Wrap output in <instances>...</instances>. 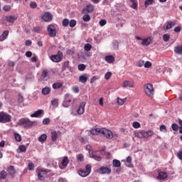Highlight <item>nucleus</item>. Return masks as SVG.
I'll use <instances>...</instances> for the list:
<instances>
[{
  "instance_id": "obj_46",
  "label": "nucleus",
  "mask_w": 182,
  "mask_h": 182,
  "mask_svg": "<svg viewBox=\"0 0 182 182\" xmlns=\"http://www.w3.org/2000/svg\"><path fill=\"white\" fill-rule=\"evenodd\" d=\"M51 103L54 107H58V106L59 105V101L58 99H55V100H53Z\"/></svg>"
},
{
  "instance_id": "obj_64",
  "label": "nucleus",
  "mask_w": 182,
  "mask_h": 182,
  "mask_svg": "<svg viewBox=\"0 0 182 182\" xmlns=\"http://www.w3.org/2000/svg\"><path fill=\"white\" fill-rule=\"evenodd\" d=\"M26 58H31L32 57V52L31 51L26 52Z\"/></svg>"
},
{
  "instance_id": "obj_26",
  "label": "nucleus",
  "mask_w": 182,
  "mask_h": 182,
  "mask_svg": "<svg viewBox=\"0 0 182 182\" xmlns=\"http://www.w3.org/2000/svg\"><path fill=\"white\" fill-rule=\"evenodd\" d=\"M51 139L52 141H56V140H58V132H56V131L51 132Z\"/></svg>"
},
{
  "instance_id": "obj_31",
  "label": "nucleus",
  "mask_w": 182,
  "mask_h": 182,
  "mask_svg": "<svg viewBox=\"0 0 182 182\" xmlns=\"http://www.w3.org/2000/svg\"><path fill=\"white\" fill-rule=\"evenodd\" d=\"M63 86V83L62 82H55L53 84V89H60Z\"/></svg>"
},
{
  "instance_id": "obj_11",
  "label": "nucleus",
  "mask_w": 182,
  "mask_h": 182,
  "mask_svg": "<svg viewBox=\"0 0 182 182\" xmlns=\"http://www.w3.org/2000/svg\"><path fill=\"white\" fill-rule=\"evenodd\" d=\"M95 11V7L92 4H88L85 9H82V14H92Z\"/></svg>"
},
{
  "instance_id": "obj_30",
  "label": "nucleus",
  "mask_w": 182,
  "mask_h": 182,
  "mask_svg": "<svg viewBox=\"0 0 182 182\" xmlns=\"http://www.w3.org/2000/svg\"><path fill=\"white\" fill-rule=\"evenodd\" d=\"M175 53H178V55H182V46H178L175 50Z\"/></svg>"
},
{
  "instance_id": "obj_27",
  "label": "nucleus",
  "mask_w": 182,
  "mask_h": 182,
  "mask_svg": "<svg viewBox=\"0 0 182 182\" xmlns=\"http://www.w3.org/2000/svg\"><path fill=\"white\" fill-rule=\"evenodd\" d=\"M112 166L113 167H120V166H122V163L117 159H114L112 161Z\"/></svg>"
},
{
  "instance_id": "obj_39",
  "label": "nucleus",
  "mask_w": 182,
  "mask_h": 182,
  "mask_svg": "<svg viewBox=\"0 0 182 182\" xmlns=\"http://www.w3.org/2000/svg\"><path fill=\"white\" fill-rule=\"evenodd\" d=\"M14 137L15 139L18 142L22 141V136L18 133H14Z\"/></svg>"
},
{
  "instance_id": "obj_38",
  "label": "nucleus",
  "mask_w": 182,
  "mask_h": 182,
  "mask_svg": "<svg viewBox=\"0 0 182 182\" xmlns=\"http://www.w3.org/2000/svg\"><path fill=\"white\" fill-rule=\"evenodd\" d=\"M68 164H69V159H68V156H65L62 161V165L68 166Z\"/></svg>"
},
{
  "instance_id": "obj_43",
  "label": "nucleus",
  "mask_w": 182,
  "mask_h": 182,
  "mask_svg": "<svg viewBox=\"0 0 182 182\" xmlns=\"http://www.w3.org/2000/svg\"><path fill=\"white\" fill-rule=\"evenodd\" d=\"M163 39L164 42H168L170 41V35L166 33L163 36Z\"/></svg>"
},
{
  "instance_id": "obj_47",
  "label": "nucleus",
  "mask_w": 182,
  "mask_h": 182,
  "mask_svg": "<svg viewBox=\"0 0 182 182\" xmlns=\"http://www.w3.org/2000/svg\"><path fill=\"white\" fill-rule=\"evenodd\" d=\"M18 149L20 150V151L25 153L26 151V146H25L24 145H20L18 146Z\"/></svg>"
},
{
  "instance_id": "obj_37",
  "label": "nucleus",
  "mask_w": 182,
  "mask_h": 182,
  "mask_svg": "<svg viewBox=\"0 0 182 182\" xmlns=\"http://www.w3.org/2000/svg\"><path fill=\"white\" fill-rule=\"evenodd\" d=\"M92 49V45L90 43H86L84 46V50H86V52H89Z\"/></svg>"
},
{
  "instance_id": "obj_25",
  "label": "nucleus",
  "mask_w": 182,
  "mask_h": 182,
  "mask_svg": "<svg viewBox=\"0 0 182 182\" xmlns=\"http://www.w3.org/2000/svg\"><path fill=\"white\" fill-rule=\"evenodd\" d=\"M105 60L108 63H113L114 62V57L113 55H107L105 56Z\"/></svg>"
},
{
  "instance_id": "obj_10",
  "label": "nucleus",
  "mask_w": 182,
  "mask_h": 182,
  "mask_svg": "<svg viewBox=\"0 0 182 182\" xmlns=\"http://www.w3.org/2000/svg\"><path fill=\"white\" fill-rule=\"evenodd\" d=\"M98 173L100 174H110L112 169L107 166H102L98 169Z\"/></svg>"
},
{
  "instance_id": "obj_55",
  "label": "nucleus",
  "mask_w": 182,
  "mask_h": 182,
  "mask_svg": "<svg viewBox=\"0 0 182 182\" xmlns=\"http://www.w3.org/2000/svg\"><path fill=\"white\" fill-rule=\"evenodd\" d=\"M77 160L78 161H83V154H79L77 156Z\"/></svg>"
},
{
  "instance_id": "obj_54",
  "label": "nucleus",
  "mask_w": 182,
  "mask_h": 182,
  "mask_svg": "<svg viewBox=\"0 0 182 182\" xmlns=\"http://www.w3.org/2000/svg\"><path fill=\"white\" fill-rule=\"evenodd\" d=\"M113 48L115 50H117V49H119V43L117 41L113 42Z\"/></svg>"
},
{
  "instance_id": "obj_32",
  "label": "nucleus",
  "mask_w": 182,
  "mask_h": 182,
  "mask_svg": "<svg viewBox=\"0 0 182 182\" xmlns=\"http://www.w3.org/2000/svg\"><path fill=\"white\" fill-rule=\"evenodd\" d=\"M41 92H42L43 95H49V93H50V88L46 87L42 89Z\"/></svg>"
},
{
  "instance_id": "obj_52",
  "label": "nucleus",
  "mask_w": 182,
  "mask_h": 182,
  "mask_svg": "<svg viewBox=\"0 0 182 182\" xmlns=\"http://www.w3.org/2000/svg\"><path fill=\"white\" fill-rule=\"evenodd\" d=\"M3 9L5 12H9L11 11V6L6 5L3 7Z\"/></svg>"
},
{
  "instance_id": "obj_1",
  "label": "nucleus",
  "mask_w": 182,
  "mask_h": 182,
  "mask_svg": "<svg viewBox=\"0 0 182 182\" xmlns=\"http://www.w3.org/2000/svg\"><path fill=\"white\" fill-rule=\"evenodd\" d=\"M36 122H31L28 118H22L18 122L19 126H23L25 129H31V127L33 126V124H35Z\"/></svg>"
},
{
  "instance_id": "obj_23",
  "label": "nucleus",
  "mask_w": 182,
  "mask_h": 182,
  "mask_svg": "<svg viewBox=\"0 0 182 182\" xmlns=\"http://www.w3.org/2000/svg\"><path fill=\"white\" fill-rule=\"evenodd\" d=\"M42 113H43V110L38 109V110L36 111L33 114H31V117H39V116H41V114H42Z\"/></svg>"
},
{
  "instance_id": "obj_58",
  "label": "nucleus",
  "mask_w": 182,
  "mask_h": 182,
  "mask_svg": "<svg viewBox=\"0 0 182 182\" xmlns=\"http://www.w3.org/2000/svg\"><path fill=\"white\" fill-rule=\"evenodd\" d=\"M160 131L163 132V133H166L167 132V128L165 127V125H161Z\"/></svg>"
},
{
  "instance_id": "obj_22",
  "label": "nucleus",
  "mask_w": 182,
  "mask_h": 182,
  "mask_svg": "<svg viewBox=\"0 0 182 182\" xmlns=\"http://www.w3.org/2000/svg\"><path fill=\"white\" fill-rule=\"evenodd\" d=\"M6 19L7 22H9V23H14L15 21H16V17L14 16H6Z\"/></svg>"
},
{
  "instance_id": "obj_17",
  "label": "nucleus",
  "mask_w": 182,
  "mask_h": 182,
  "mask_svg": "<svg viewBox=\"0 0 182 182\" xmlns=\"http://www.w3.org/2000/svg\"><path fill=\"white\" fill-rule=\"evenodd\" d=\"M173 26H176V22L174 21H169L166 23L165 30L168 31V29H171Z\"/></svg>"
},
{
  "instance_id": "obj_14",
  "label": "nucleus",
  "mask_w": 182,
  "mask_h": 182,
  "mask_svg": "<svg viewBox=\"0 0 182 182\" xmlns=\"http://www.w3.org/2000/svg\"><path fill=\"white\" fill-rule=\"evenodd\" d=\"M87 79H89V75L85 73L79 77V82H80V83H86L87 82Z\"/></svg>"
},
{
  "instance_id": "obj_53",
  "label": "nucleus",
  "mask_w": 182,
  "mask_h": 182,
  "mask_svg": "<svg viewBox=\"0 0 182 182\" xmlns=\"http://www.w3.org/2000/svg\"><path fill=\"white\" fill-rule=\"evenodd\" d=\"M132 126L134 129H139V127H140V123L138 122H134Z\"/></svg>"
},
{
  "instance_id": "obj_9",
  "label": "nucleus",
  "mask_w": 182,
  "mask_h": 182,
  "mask_svg": "<svg viewBox=\"0 0 182 182\" xmlns=\"http://www.w3.org/2000/svg\"><path fill=\"white\" fill-rule=\"evenodd\" d=\"M47 176H48V171L42 169L38 170V177L41 181H43V180L46 178Z\"/></svg>"
},
{
  "instance_id": "obj_16",
  "label": "nucleus",
  "mask_w": 182,
  "mask_h": 182,
  "mask_svg": "<svg viewBox=\"0 0 182 182\" xmlns=\"http://www.w3.org/2000/svg\"><path fill=\"white\" fill-rule=\"evenodd\" d=\"M49 79V73L47 70H43L41 73V80H48Z\"/></svg>"
},
{
  "instance_id": "obj_5",
  "label": "nucleus",
  "mask_w": 182,
  "mask_h": 182,
  "mask_svg": "<svg viewBox=\"0 0 182 182\" xmlns=\"http://www.w3.org/2000/svg\"><path fill=\"white\" fill-rule=\"evenodd\" d=\"M144 92L149 97H153L154 95V89L153 88V84H147L145 85Z\"/></svg>"
},
{
  "instance_id": "obj_35",
  "label": "nucleus",
  "mask_w": 182,
  "mask_h": 182,
  "mask_svg": "<svg viewBox=\"0 0 182 182\" xmlns=\"http://www.w3.org/2000/svg\"><path fill=\"white\" fill-rule=\"evenodd\" d=\"M132 4L131 5V8L132 9H137V0H129Z\"/></svg>"
},
{
  "instance_id": "obj_51",
  "label": "nucleus",
  "mask_w": 182,
  "mask_h": 182,
  "mask_svg": "<svg viewBox=\"0 0 182 182\" xmlns=\"http://www.w3.org/2000/svg\"><path fill=\"white\" fill-rule=\"evenodd\" d=\"M78 69L82 72L85 70V69H86V65H85V64H80L78 65Z\"/></svg>"
},
{
  "instance_id": "obj_33",
  "label": "nucleus",
  "mask_w": 182,
  "mask_h": 182,
  "mask_svg": "<svg viewBox=\"0 0 182 182\" xmlns=\"http://www.w3.org/2000/svg\"><path fill=\"white\" fill-rule=\"evenodd\" d=\"M46 139H48V136L45 134H43L39 136L38 141H46Z\"/></svg>"
},
{
  "instance_id": "obj_62",
  "label": "nucleus",
  "mask_w": 182,
  "mask_h": 182,
  "mask_svg": "<svg viewBox=\"0 0 182 182\" xmlns=\"http://www.w3.org/2000/svg\"><path fill=\"white\" fill-rule=\"evenodd\" d=\"M26 46H31L32 45V41L26 40L25 42Z\"/></svg>"
},
{
  "instance_id": "obj_57",
  "label": "nucleus",
  "mask_w": 182,
  "mask_h": 182,
  "mask_svg": "<svg viewBox=\"0 0 182 182\" xmlns=\"http://www.w3.org/2000/svg\"><path fill=\"white\" fill-rule=\"evenodd\" d=\"M49 123H50V119H49V118H45L43 120V124H49Z\"/></svg>"
},
{
  "instance_id": "obj_44",
  "label": "nucleus",
  "mask_w": 182,
  "mask_h": 182,
  "mask_svg": "<svg viewBox=\"0 0 182 182\" xmlns=\"http://www.w3.org/2000/svg\"><path fill=\"white\" fill-rule=\"evenodd\" d=\"M63 70H66V69H69V61H65L63 65Z\"/></svg>"
},
{
  "instance_id": "obj_28",
  "label": "nucleus",
  "mask_w": 182,
  "mask_h": 182,
  "mask_svg": "<svg viewBox=\"0 0 182 182\" xmlns=\"http://www.w3.org/2000/svg\"><path fill=\"white\" fill-rule=\"evenodd\" d=\"M126 166L127 167H133V164H132V156H128L126 159Z\"/></svg>"
},
{
  "instance_id": "obj_60",
  "label": "nucleus",
  "mask_w": 182,
  "mask_h": 182,
  "mask_svg": "<svg viewBox=\"0 0 182 182\" xmlns=\"http://www.w3.org/2000/svg\"><path fill=\"white\" fill-rule=\"evenodd\" d=\"M0 174L2 177V178H5V177H6V176L8 175V173L5 171H1Z\"/></svg>"
},
{
  "instance_id": "obj_49",
  "label": "nucleus",
  "mask_w": 182,
  "mask_h": 182,
  "mask_svg": "<svg viewBox=\"0 0 182 182\" xmlns=\"http://www.w3.org/2000/svg\"><path fill=\"white\" fill-rule=\"evenodd\" d=\"M171 128L173 132H177L178 130V125L177 124H173Z\"/></svg>"
},
{
  "instance_id": "obj_59",
  "label": "nucleus",
  "mask_w": 182,
  "mask_h": 182,
  "mask_svg": "<svg viewBox=\"0 0 182 182\" xmlns=\"http://www.w3.org/2000/svg\"><path fill=\"white\" fill-rule=\"evenodd\" d=\"M144 68H151V63L150 61H146L144 63Z\"/></svg>"
},
{
  "instance_id": "obj_29",
  "label": "nucleus",
  "mask_w": 182,
  "mask_h": 182,
  "mask_svg": "<svg viewBox=\"0 0 182 182\" xmlns=\"http://www.w3.org/2000/svg\"><path fill=\"white\" fill-rule=\"evenodd\" d=\"M71 102L72 100H70L65 99L63 102V107H68L70 105Z\"/></svg>"
},
{
  "instance_id": "obj_20",
  "label": "nucleus",
  "mask_w": 182,
  "mask_h": 182,
  "mask_svg": "<svg viewBox=\"0 0 182 182\" xmlns=\"http://www.w3.org/2000/svg\"><path fill=\"white\" fill-rule=\"evenodd\" d=\"M151 43V38H147L142 39L141 45L142 46H149Z\"/></svg>"
},
{
  "instance_id": "obj_34",
  "label": "nucleus",
  "mask_w": 182,
  "mask_h": 182,
  "mask_svg": "<svg viewBox=\"0 0 182 182\" xmlns=\"http://www.w3.org/2000/svg\"><path fill=\"white\" fill-rule=\"evenodd\" d=\"M8 172L9 173L10 176H14L15 174V168H14V166H10L8 168Z\"/></svg>"
},
{
  "instance_id": "obj_21",
  "label": "nucleus",
  "mask_w": 182,
  "mask_h": 182,
  "mask_svg": "<svg viewBox=\"0 0 182 182\" xmlns=\"http://www.w3.org/2000/svg\"><path fill=\"white\" fill-rule=\"evenodd\" d=\"M90 156L91 159H94V160H96V161H102V158L100 156L96 155V153L92 152L90 154Z\"/></svg>"
},
{
  "instance_id": "obj_42",
  "label": "nucleus",
  "mask_w": 182,
  "mask_h": 182,
  "mask_svg": "<svg viewBox=\"0 0 182 182\" xmlns=\"http://www.w3.org/2000/svg\"><path fill=\"white\" fill-rule=\"evenodd\" d=\"M63 26H69V19L64 18L62 22Z\"/></svg>"
},
{
  "instance_id": "obj_40",
  "label": "nucleus",
  "mask_w": 182,
  "mask_h": 182,
  "mask_svg": "<svg viewBox=\"0 0 182 182\" xmlns=\"http://www.w3.org/2000/svg\"><path fill=\"white\" fill-rule=\"evenodd\" d=\"M124 102H126V98L121 99L120 97H117V103L119 106H122V105H124Z\"/></svg>"
},
{
  "instance_id": "obj_15",
  "label": "nucleus",
  "mask_w": 182,
  "mask_h": 182,
  "mask_svg": "<svg viewBox=\"0 0 182 182\" xmlns=\"http://www.w3.org/2000/svg\"><path fill=\"white\" fill-rule=\"evenodd\" d=\"M134 87V81L125 80L123 82L122 87Z\"/></svg>"
},
{
  "instance_id": "obj_50",
  "label": "nucleus",
  "mask_w": 182,
  "mask_h": 182,
  "mask_svg": "<svg viewBox=\"0 0 182 182\" xmlns=\"http://www.w3.org/2000/svg\"><path fill=\"white\" fill-rule=\"evenodd\" d=\"M37 6H38V4H36V2L31 1L30 3V8H31L32 9H35V8H36Z\"/></svg>"
},
{
  "instance_id": "obj_4",
  "label": "nucleus",
  "mask_w": 182,
  "mask_h": 182,
  "mask_svg": "<svg viewBox=\"0 0 182 182\" xmlns=\"http://www.w3.org/2000/svg\"><path fill=\"white\" fill-rule=\"evenodd\" d=\"M11 117L9 114L5 112H0V123H9Z\"/></svg>"
},
{
  "instance_id": "obj_56",
  "label": "nucleus",
  "mask_w": 182,
  "mask_h": 182,
  "mask_svg": "<svg viewBox=\"0 0 182 182\" xmlns=\"http://www.w3.org/2000/svg\"><path fill=\"white\" fill-rule=\"evenodd\" d=\"M41 29H42V27H39V26H36V27L33 28V31L36 33H39V32H41Z\"/></svg>"
},
{
  "instance_id": "obj_24",
  "label": "nucleus",
  "mask_w": 182,
  "mask_h": 182,
  "mask_svg": "<svg viewBox=\"0 0 182 182\" xmlns=\"http://www.w3.org/2000/svg\"><path fill=\"white\" fill-rule=\"evenodd\" d=\"M90 133H91V134L96 136V135L99 134V133H100V134L102 133V129L96 128L94 129H91Z\"/></svg>"
},
{
  "instance_id": "obj_18",
  "label": "nucleus",
  "mask_w": 182,
  "mask_h": 182,
  "mask_svg": "<svg viewBox=\"0 0 182 182\" xmlns=\"http://www.w3.org/2000/svg\"><path fill=\"white\" fill-rule=\"evenodd\" d=\"M168 174L166 172H159V176H157L158 180H164L167 178Z\"/></svg>"
},
{
  "instance_id": "obj_2",
  "label": "nucleus",
  "mask_w": 182,
  "mask_h": 182,
  "mask_svg": "<svg viewBox=\"0 0 182 182\" xmlns=\"http://www.w3.org/2000/svg\"><path fill=\"white\" fill-rule=\"evenodd\" d=\"M92 171V166L87 164L85 166V169H80L78 171V174L81 177H87Z\"/></svg>"
},
{
  "instance_id": "obj_3",
  "label": "nucleus",
  "mask_w": 182,
  "mask_h": 182,
  "mask_svg": "<svg viewBox=\"0 0 182 182\" xmlns=\"http://www.w3.org/2000/svg\"><path fill=\"white\" fill-rule=\"evenodd\" d=\"M154 132L151 130H149L148 132L145 131H141L139 132L135 133V137H139V139H143L144 137L145 139H147V137H150L153 136Z\"/></svg>"
},
{
  "instance_id": "obj_45",
  "label": "nucleus",
  "mask_w": 182,
  "mask_h": 182,
  "mask_svg": "<svg viewBox=\"0 0 182 182\" xmlns=\"http://www.w3.org/2000/svg\"><path fill=\"white\" fill-rule=\"evenodd\" d=\"M154 2V0H146V1H145L144 5H145L146 8H147V6H149V5H152V4H153Z\"/></svg>"
},
{
  "instance_id": "obj_7",
  "label": "nucleus",
  "mask_w": 182,
  "mask_h": 182,
  "mask_svg": "<svg viewBox=\"0 0 182 182\" xmlns=\"http://www.w3.org/2000/svg\"><path fill=\"white\" fill-rule=\"evenodd\" d=\"M101 134H103L106 139H113V132L106 128L101 129Z\"/></svg>"
},
{
  "instance_id": "obj_48",
  "label": "nucleus",
  "mask_w": 182,
  "mask_h": 182,
  "mask_svg": "<svg viewBox=\"0 0 182 182\" xmlns=\"http://www.w3.org/2000/svg\"><path fill=\"white\" fill-rule=\"evenodd\" d=\"M110 77H112V72H107L105 75V78L106 79V80H109Z\"/></svg>"
},
{
  "instance_id": "obj_61",
  "label": "nucleus",
  "mask_w": 182,
  "mask_h": 182,
  "mask_svg": "<svg viewBox=\"0 0 182 182\" xmlns=\"http://www.w3.org/2000/svg\"><path fill=\"white\" fill-rule=\"evenodd\" d=\"M33 167H34V166H33V163H28V170H33Z\"/></svg>"
},
{
  "instance_id": "obj_36",
  "label": "nucleus",
  "mask_w": 182,
  "mask_h": 182,
  "mask_svg": "<svg viewBox=\"0 0 182 182\" xmlns=\"http://www.w3.org/2000/svg\"><path fill=\"white\" fill-rule=\"evenodd\" d=\"M82 19L85 22H89V21H90V15L85 14V15L82 16Z\"/></svg>"
},
{
  "instance_id": "obj_6",
  "label": "nucleus",
  "mask_w": 182,
  "mask_h": 182,
  "mask_svg": "<svg viewBox=\"0 0 182 182\" xmlns=\"http://www.w3.org/2000/svg\"><path fill=\"white\" fill-rule=\"evenodd\" d=\"M62 58H63V53L61 51H58V55H53L50 56V60L55 63H58L62 60Z\"/></svg>"
},
{
  "instance_id": "obj_63",
  "label": "nucleus",
  "mask_w": 182,
  "mask_h": 182,
  "mask_svg": "<svg viewBox=\"0 0 182 182\" xmlns=\"http://www.w3.org/2000/svg\"><path fill=\"white\" fill-rule=\"evenodd\" d=\"M106 23H107V21H106V20H101L100 21V26H105V25H106Z\"/></svg>"
},
{
  "instance_id": "obj_8",
  "label": "nucleus",
  "mask_w": 182,
  "mask_h": 182,
  "mask_svg": "<svg viewBox=\"0 0 182 182\" xmlns=\"http://www.w3.org/2000/svg\"><path fill=\"white\" fill-rule=\"evenodd\" d=\"M49 36L51 38H55L56 36V29L55 28V26L50 24L48 26L47 28Z\"/></svg>"
},
{
  "instance_id": "obj_13",
  "label": "nucleus",
  "mask_w": 182,
  "mask_h": 182,
  "mask_svg": "<svg viewBox=\"0 0 182 182\" xmlns=\"http://www.w3.org/2000/svg\"><path fill=\"white\" fill-rule=\"evenodd\" d=\"M85 106H86L85 102L80 103L78 109H77V114H83L85 113Z\"/></svg>"
},
{
  "instance_id": "obj_41",
  "label": "nucleus",
  "mask_w": 182,
  "mask_h": 182,
  "mask_svg": "<svg viewBox=\"0 0 182 182\" xmlns=\"http://www.w3.org/2000/svg\"><path fill=\"white\" fill-rule=\"evenodd\" d=\"M70 28H75L76 26V20L72 19L69 21Z\"/></svg>"
},
{
  "instance_id": "obj_12",
  "label": "nucleus",
  "mask_w": 182,
  "mask_h": 182,
  "mask_svg": "<svg viewBox=\"0 0 182 182\" xmlns=\"http://www.w3.org/2000/svg\"><path fill=\"white\" fill-rule=\"evenodd\" d=\"M52 14H50V12H46L43 16H42V19L45 21V22H50V21H52Z\"/></svg>"
},
{
  "instance_id": "obj_19",
  "label": "nucleus",
  "mask_w": 182,
  "mask_h": 182,
  "mask_svg": "<svg viewBox=\"0 0 182 182\" xmlns=\"http://www.w3.org/2000/svg\"><path fill=\"white\" fill-rule=\"evenodd\" d=\"M8 35H9V31H4L2 34L0 36V42H4L5 39L8 37Z\"/></svg>"
}]
</instances>
